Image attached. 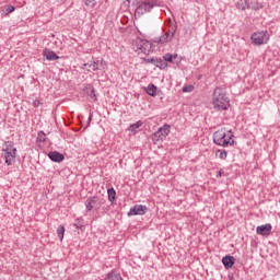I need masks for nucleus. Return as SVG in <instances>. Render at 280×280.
I'll return each mask as SVG.
<instances>
[{"mask_svg":"<svg viewBox=\"0 0 280 280\" xmlns=\"http://www.w3.org/2000/svg\"><path fill=\"white\" fill-rule=\"evenodd\" d=\"M163 60H165L166 62H173V60H174V55H172V54H165V55L163 56Z\"/></svg>","mask_w":280,"mask_h":280,"instance_id":"nucleus-27","label":"nucleus"},{"mask_svg":"<svg viewBox=\"0 0 280 280\" xmlns=\"http://www.w3.org/2000/svg\"><path fill=\"white\" fill-rule=\"evenodd\" d=\"M83 2L85 3V5H88V8H95L97 3L96 0H83Z\"/></svg>","mask_w":280,"mask_h":280,"instance_id":"nucleus-26","label":"nucleus"},{"mask_svg":"<svg viewBox=\"0 0 280 280\" xmlns=\"http://www.w3.org/2000/svg\"><path fill=\"white\" fill-rule=\"evenodd\" d=\"M106 279L107 280H124V278H121V275L115 273V271H110L109 273H107Z\"/></svg>","mask_w":280,"mask_h":280,"instance_id":"nucleus-19","label":"nucleus"},{"mask_svg":"<svg viewBox=\"0 0 280 280\" xmlns=\"http://www.w3.org/2000/svg\"><path fill=\"white\" fill-rule=\"evenodd\" d=\"M73 226H75L77 229H82V226H84L83 220L77 219Z\"/></svg>","mask_w":280,"mask_h":280,"instance_id":"nucleus-28","label":"nucleus"},{"mask_svg":"<svg viewBox=\"0 0 280 280\" xmlns=\"http://www.w3.org/2000/svg\"><path fill=\"white\" fill-rule=\"evenodd\" d=\"M57 235H58L60 242H62V240H65V225H59L58 226Z\"/></svg>","mask_w":280,"mask_h":280,"instance_id":"nucleus-22","label":"nucleus"},{"mask_svg":"<svg viewBox=\"0 0 280 280\" xmlns=\"http://www.w3.org/2000/svg\"><path fill=\"white\" fill-rule=\"evenodd\" d=\"M48 159L54 161V163H62V161H65V155L58 151H51L48 153Z\"/></svg>","mask_w":280,"mask_h":280,"instance_id":"nucleus-11","label":"nucleus"},{"mask_svg":"<svg viewBox=\"0 0 280 280\" xmlns=\"http://www.w3.org/2000/svg\"><path fill=\"white\" fill-rule=\"evenodd\" d=\"M37 141H39V143H45V141H47V135H45V131L38 132Z\"/></svg>","mask_w":280,"mask_h":280,"instance_id":"nucleus-24","label":"nucleus"},{"mask_svg":"<svg viewBox=\"0 0 280 280\" xmlns=\"http://www.w3.org/2000/svg\"><path fill=\"white\" fill-rule=\"evenodd\" d=\"M213 142L215 145H221L222 148H229V145H234L235 140H233V135L226 136V129H219L213 133Z\"/></svg>","mask_w":280,"mask_h":280,"instance_id":"nucleus-2","label":"nucleus"},{"mask_svg":"<svg viewBox=\"0 0 280 280\" xmlns=\"http://www.w3.org/2000/svg\"><path fill=\"white\" fill-rule=\"evenodd\" d=\"M156 4L153 1L141 2L136 9V16H143L147 12H150Z\"/></svg>","mask_w":280,"mask_h":280,"instance_id":"nucleus-8","label":"nucleus"},{"mask_svg":"<svg viewBox=\"0 0 280 280\" xmlns=\"http://www.w3.org/2000/svg\"><path fill=\"white\" fill-rule=\"evenodd\" d=\"M100 65H102V62H100V60L97 61H93L91 63H84V67L88 69V71H97V69H100Z\"/></svg>","mask_w":280,"mask_h":280,"instance_id":"nucleus-15","label":"nucleus"},{"mask_svg":"<svg viewBox=\"0 0 280 280\" xmlns=\"http://www.w3.org/2000/svg\"><path fill=\"white\" fill-rule=\"evenodd\" d=\"M106 200L98 196L89 197L85 200V209L86 211H93V209H101L103 205H105Z\"/></svg>","mask_w":280,"mask_h":280,"instance_id":"nucleus-5","label":"nucleus"},{"mask_svg":"<svg viewBox=\"0 0 280 280\" xmlns=\"http://www.w3.org/2000/svg\"><path fill=\"white\" fill-rule=\"evenodd\" d=\"M212 104L215 110H229L231 103L229 96H226V91L222 88H215L212 96Z\"/></svg>","mask_w":280,"mask_h":280,"instance_id":"nucleus-1","label":"nucleus"},{"mask_svg":"<svg viewBox=\"0 0 280 280\" xmlns=\"http://www.w3.org/2000/svg\"><path fill=\"white\" fill-rule=\"evenodd\" d=\"M3 152L7 165H12L16 159V148H14V142L7 141Z\"/></svg>","mask_w":280,"mask_h":280,"instance_id":"nucleus-4","label":"nucleus"},{"mask_svg":"<svg viewBox=\"0 0 280 280\" xmlns=\"http://www.w3.org/2000/svg\"><path fill=\"white\" fill-rule=\"evenodd\" d=\"M85 93L89 95L90 100H93L94 102H97V95L95 94V88L89 85L85 88Z\"/></svg>","mask_w":280,"mask_h":280,"instance_id":"nucleus-14","label":"nucleus"},{"mask_svg":"<svg viewBox=\"0 0 280 280\" xmlns=\"http://www.w3.org/2000/svg\"><path fill=\"white\" fill-rule=\"evenodd\" d=\"M132 47L135 51L144 54V56H148L150 51H152V43H150V40L147 39L136 38L132 43Z\"/></svg>","mask_w":280,"mask_h":280,"instance_id":"nucleus-3","label":"nucleus"},{"mask_svg":"<svg viewBox=\"0 0 280 280\" xmlns=\"http://www.w3.org/2000/svg\"><path fill=\"white\" fill-rule=\"evenodd\" d=\"M224 175V171H219V173H218V176H223Z\"/></svg>","mask_w":280,"mask_h":280,"instance_id":"nucleus-32","label":"nucleus"},{"mask_svg":"<svg viewBox=\"0 0 280 280\" xmlns=\"http://www.w3.org/2000/svg\"><path fill=\"white\" fill-rule=\"evenodd\" d=\"M250 39L253 45H256V46L266 45V43L270 40V35L268 34L267 31H261V32L252 34Z\"/></svg>","mask_w":280,"mask_h":280,"instance_id":"nucleus-6","label":"nucleus"},{"mask_svg":"<svg viewBox=\"0 0 280 280\" xmlns=\"http://www.w3.org/2000/svg\"><path fill=\"white\" fill-rule=\"evenodd\" d=\"M145 93L150 95L151 97H154L156 95V85L150 84L145 89Z\"/></svg>","mask_w":280,"mask_h":280,"instance_id":"nucleus-17","label":"nucleus"},{"mask_svg":"<svg viewBox=\"0 0 280 280\" xmlns=\"http://www.w3.org/2000/svg\"><path fill=\"white\" fill-rule=\"evenodd\" d=\"M145 211H148V207L136 205L130 208L128 215H145Z\"/></svg>","mask_w":280,"mask_h":280,"instance_id":"nucleus-9","label":"nucleus"},{"mask_svg":"<svg viewBox=\"0 0 280 280\" xmlns=\"http://www.w3.org/2000/svg\"><path fill=\"white\" fill-rule=\"evenodd\" d=\"M176 34V25L171 26V31H167L164 35L154 38V43L158 45H165V43H170L174 38Z\"/></svg>","mask_w":280,"mask_h":280,"instance_id":"nucleus-7","label":"nucleus"},{"mask_svg":"<svg viewBox=\"0 0 280 280\" xmlns=\"http://www.w3.org/2000/svg\"><path fill=\"white\" fill-rule=\"evenodd\" d=\"M170 128H171L170 125H164L158 130V132H160V135L165 139V137L170 135Z\"/></svg>","mask_w":280,"mask_h":280,"instance_id":"nucleus-18","label":"nucleus"},{"mask_svg":"<svg viewBox=\"0 0 280 280\" xmlns=\"http://www.w3.org/2000/svg\"><path fill=\"white\" fill-rule=\"evenodd\" d=\"M153 65L158 67V69H167V62L161 58H155Z\"/></svg>","mask_w":280,"mask_h":280,"instance_id":"nucleus-16","label":"nucleus"},{"mask_svg":"<svg viewBox=\"0 0 280 280\" xmlns=\"http://www.w3.org/2000/svg\"><path fill=\"white\" fill-rule=\"evenodd\" d=\"M165 138L162 137L161 132H155L152 137V141L154 144L159 143L160 141H163Z\"/></svg>","mask_w":280,"mask_h":280,"instance_id":"nucleus-21","label":"nucleus"},{"mask_svg":"<svg viewBox=\"0 0 280 280\" xmlns=\"http://www.w3.org/2000/svg\"><path fill=\"white\" fill-rule=\"evenodd\" d=\"M194 91V85H186L183 88V93H191Z\"/></svg>","mask_w":280,"mask_h":280,"instance_id":"nucleus-29","label":"nucleus"},{"mask_svg":"<svg viewBox=\"0 0 280 280\" xmlns=\"http://www.w3.org/2000/svg\"><path fill=\"white\" fill-rule=\"evenodd\" d=\"M12 12H14V7L11 4L7 5V14H12Z\"/></svg>","mask_w":280,"mask_h":280,"instance_id":"nucleus-30","label":"nucleus"},{"mask_svg":"<svg viewBox=\"0 0 280 280\" xmlns=\"http://www.w3.org/2000/svg\"><path fill=\"white\" fill-rule=\"evenodd\" d=\"M173 58H178V55H176V54H175V55H173Z\"/></svg>","mask_w":280,"mask_h":280,"instance_id":"nucleus-33","label":"nucleus"},{"mask_svg":"<svg viewBox=\"0 0 280 280\" xmlns=\"http://www.w3.org/2000/svg\"><path fill=\"white\" fill-rule=\"evenodd\" d=\"M154 60L155 58H144V62H147V65H150V63L154 65Z\"/></svg>","mask_w":280,"mask_h":280,"instance_id":"nucleus-31","label":"nucleus"},{"mask_svg":"<svg viewBox=\"0 0 280 280\" xmlns=\"http://www.w3.org/2000/svg\"><path fill=\"white\" fill-rule=\"evenodd\" d=\"M272 231V225L270 223H267L265 225H259L256 229L257 235H262L264 237H268Z\"/></svg>","mask_w":280,"mask_h":280,"instance_id":"nucleus-10","label":"nucleus"},{"mask_svg":"<svg viewBox=\"0 0 280 280\" xmlns=\"http://www.w3.org/2000/svg\"><path fill=\"white\" fill-rule=\"evenodd\" d=\"M44 56H45L46 60H60V57L57 56V54L50 49H45Z\"/></svg>","mask_w":280,"mask_h":280,"instance_id":"nucleus-13","label":"nucleus"},{"mask_svg":"<svg viewBox=\"0 0 280 280\" xmlns=\"http://www.w3.org/2000/svg\"><path fill=\"white\" fill-rule=\"evenodd\" d=\"M142 126H143V122L141 120H139L136 124L130 125L129 130L131 132H135V130L141 128Z\"/></svg>","mask_w":280,"mask_h":280,"instance_id":"nucleus-23","label":"nucleus"},{"mask_svg":"<svg viewBox=\"0 0 280 280\" xmlns=\"http://www.w3.org/2000/svg\"><path fill=\"white\" fill-rule=\"evenodd\" d=\"M217 153H219V159H221L222 161H226V156H229L226 150H218Z\"/></svg>","mask_w":280,"mask_h":280,"instance_id":"nucleus-25","label":"nucleus"},{"mask_svg":"<svg viewBox=\"0 0 280 280\" xmlns=\"http://www.w3.org/2000/svg\"><path fill=\"white\" fill-rule=\"evenodd\" d=\"M107 196L109 202H115V196H117V192L115 191V188H108L107 189Z\"/></svg>","mask_w":280,"mask_h":280,"instance_id":"nucleus-20","label":"nucleus"},{"mask_svg":"<svg viewBox=\"0 0 280 280\" xmlns=\"http://www.w3.org/2000/svg\"><path fill=\"white\" fill-rule=\"evenodd\" d=\"M222 264L226 270H229L232 266H235V257L233 256H224L222 258Z\"/></svg>","mask_w":280,"mask_h":280,"instance_id":"nucleus-12","label":"nucleus"}]
</instances>
